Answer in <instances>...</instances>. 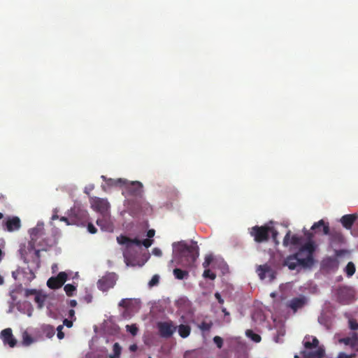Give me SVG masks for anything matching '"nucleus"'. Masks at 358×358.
<instances>
[{"label":"nucleus","instance_id":"obj_1","mask_svg":"<svg viewBox=\"0 0 358 358\" xmlns=\"http://www.w3.org/2000/svg\"><path fill=\"white\" fill-rule=\"evenodd\" d=\"M173 259L177 265L185 267H192L194 265L199 255V249L196 242L192 241L187 244L185 241H180L173 244Z\"/></svg>","mask_w":358,"mask_h":358},{"label":"nucleus","instance_id":"obj_2","mask_svg":"<svg viewBox=\"0 0 358 358\" xmlns=\"http://www.w3.org/2000/svg\"><path fill=\"white\" fill-rule=\"evenodd\" d=\"M319 340L313 336L307 335L304 337L303 345L304 350L300 355H296L294 358H323L325 356L324 346H319Z\"/></svg>","mask_w":358,"mask_h":358},{"label":"nucleus","instance_id":"obj_3","mask_svg":"<svg viewBox=\"0 0 358 358\" xmlns=\"http://www.w3.org/2000/svg\"><path fill=\"white\" fill-rule=\"evenodd\" d=\"M308 242L302 245L299 250L294 254L299 260L300 267L306 268H310L314 264L313 253L315 251L314 243L311 241L313 234L311 232H305Z\"/></svg>","mask_w":358,"mask_h":358},{"label":"nucleus","instance_id":"obj_4","mask_svg":"<svg viewBox=\"0 0 358 358\" xmlns=\"http://www.w3.org/2000/svg\"><path fill=\"white\" fill-rule=\"evenodd\" d=\"M317 227H322V231L324 235L329 236V240L331 244H341L344 241V237L342 233L339 230H336L334 229L330 230L329 226L328 223H325L323 220H320V221L315 222L311 227L312 230H314Z\"/></svg>","mask_w":358,"mask_h":358},{"label":"nucleus","instance_id":"obj_5","mask_svg":"<svg viewBox=\"0 0 358 358\" xmlns=\"http://www.w3.org/2000/svg\"><path fill=\"white\" fill-rule=\"evenodd\" d=\"M270 226H254L250 229V234L254 238V241L257 243L267 242L269 240Z\"/></svg>","mask_w":358,"mask_h":358},{"label":"nucleus","instance_id":"obj_6","mask_svg":"<svg viewBox=\"0 0 358 358\" xmlns=\"http://www.w3.org/2000/svg\"><path fill=\"white\" fill-rule=\"evenodd\" d=\"M117 241L120 245H124L127 248H131L133 245H136L137 246H141L143 245L148 248L150 247L153 243V240L150 238H147L141 241L137 238L132 239L124 235L117 236Z\"/></svg>","mask_w":358,"mask_h":358},{"label":"nucleus","instance_id":"obj_7","mask_svg":"<svg viewBox=\"0 0 358 358\" xmlns=\"http://www.w3.org/2000/svg\"><path fill=\"white\" fill-rule=\"evenodd\" d=\"M89 220L88 213L80 208L71 209L70 213L71 223L77 226H85Z\"/></svg>","mask_w":358,"mask_h":358},{"label":"nucleus","instance_id":"obj_8","mask_svg":"<svg viewBox=\"0 0 358 358\" xmlns=\"http://www.w3.org/2000/svg\"><path fill=\"white\" fill-rule=\"evenodd\" d=\"M256 272L262 280H267L268 282H271L276 278V271L267 264L259 265Z\"/></svg>","mask_w":358,"mask_h":358},{"label":"nucleus","instance_id":"obj_9","mask_svg":"<svg viewBox=\"0 0 358 358\" xmlns=\"http://www.w3.org/2000/svg\"><path fill=\"white\" fill-rule=\"evenodd\" d=\"M159 334L162 338H168L173 336L177 327L173 324L171 320L166 322H159L157 324Z\"/></svg>","mask_w":358,"mask_h":358},{"label":"nucleus","instance_id":"obj_10","mask_svg":"<svg viewBox=\"0 0 358 358\" xmlns=\"http://www.w3.org/2000/svg\"><path fill=\"white\" fill-rule=\"evenodd\" d=\"M90 204L93 210L104 214L108 212L110 203L106 199L93 197L90 199Z\"/></svg>","mask_w":358,"mask_h":358},{"label":"nucleus","instance_id":"obj_11","mask_svg":"<svg viewBox=\"0 0 358 358\" xmlns=\"http://www.w3.org/2000/svg\"><path fill=\"white\" fill-rule=\"evenodd\" d=\"M68 275L66 273L62 271L59 272L57 276L51 277L47 282V285L50 289L60 288L67 280Z\"/></svg>","mask_w":358,"mask_h":358},{"label":"nucleus","instance_id":"obj_12","mask_svg":"<svg viewBox=\"0 0 358 358\" xmlns=\"http://www.w3.org/2000/svg\"><path fill=\"white\" fill-rule=\"evenodd\" d=\"M302 241V236L296 234L292 235L291 231L289 230L283 238L282 245L285 247H288L289 245L299 246L301 245Z\"/></svg>","mask_w":358,"mask_h":358},{"label":"nucleus","instance_id":"obj_13","mask_svg":"<svg viewBox=\"0 0 358 358\" xmlns=\"http://www.w3.org/2000/svg\"><path fill=\"white\" fill-rule=\"evenodd\" d=\"M308 299L305 296H300L299 297L293 298L289 301L287 306L291 308L294 313L299 309L302 308L306 303Z\"/></svg>","mask_w":358,"mask_h":358},{"label":"nucleus","instance_id":"obj_14","mask_svg":"<svg viewBox=\"0 0 358 358\" xmlns=\"http://www.w3.org/2000/svg\"><path fill=\"white\" fill-rule=\"evenodd\" d=\"M4 226L7 231L12 232L20 229L21 221L18 217H8L4 222Z\"/></svg>","mask_w":358,"mask_h":358},{"label":"nucleus","instance_id":"obj_15","mask_svg":"<svg viewBox=\"0 0 358 358\" xmlns=\"http://www.w3.org/2000/svg\"><path fill=\"white\" fill-rule=\"evenodd\" d=\"M1 334L3 341L5 344H8L10 348H13L15 346L17 341L13 337L11 329H5L1 331Z\"/></svg>","mask_w":358,"mask_h":358},{"label":"nucleus","instance_id":"obj_16","mask_svg":"<svg viewBox=\"0 0 358 358\" xmlns=\"http://www.w3.org/2000/svg\"><path fill=\"white\" fill-rule=\"evenodd\" d=\"M115 285V281L113 278L110 276L103 277L100 280H99L97 282V286L99 289L101 291H107L109 289L112 288Z\"/></svg>","mask_w":358,"mask_h":358},{"label":"nucleus","instance_id":"obj_17","mask_svg":"<svg viewBox=\"0 0 358 358\" xmlns=\"http://www.w3.org/2000/svg\"><path fill=\"white\" fill-rule=\"evenodd\" d=\"M357 218L356 214L345 215L341 218V222L345 229H350Z\"/></svg>","mask_w":358,"mask_h":358},{"label":"nucleus","instance_id":"obj_18","mask_svg":"<svg viewBox=\"0 0 358 358\" xmlns=\"http://www.w3.org/2000/svg\"><path fill=\"white\" fill-rule=\"evenodd\" d=\"M283 266L288 267L289 270H295L298 266H300L299 260L296 256L292 255H288L283 261Z\"/></svg>","mask_w":358,"mask_h":358},{"label":"nucleus","instance_id":"obj_19","mask_svg":"<svg viewBox=\"0 0 358 358\" xmlns=\"http://www.w3.org/2000/svg\"><path fill=\"white\" fill-rule=\"evenodd\" d=\"M338 342L354 348L358 345V335L357 333H353L352 336L340 338Z\"/></svg>","mask_w":358,"mask_h":358},{"label":"nucleus","instance_id":"obj_20","mask_svg":"<svg viewBox=\"0 0 358 358\" xmlns=\"http://www.w3.org/2000/svg\"><path fill=\"white\" fill-rule=\"evenodd\" d=\"M143 185L140 182H131L127 186L128 191L130 194L134 196H139L142 193Z\"/></svg>","mask_w":358,"mask_h":358},{"label":"nucleus","instance_id":"obj_21","mask_svg":"<svg viewBox=\"0 0 358 358\" xmlns=\"http://www.w3.org/2000/svg\"><path fill=\"white\" fill-rule=\"evenodd\" d=\"M323 266L329 270H337L339 266L338 261L334 257H327L323 260Z\"/></svg>","mask_w":358,"mask_h":358},{"label":"nucleus","instance_id":"obj_22","mask_svg":"<svg viewBox=\"0 0 358 358\" xmlns=\"http://www.w3.org/2000/svg\"><path fill=\"white\" fill-rule=\"evenodd\" d=\"M178 330L179 335L183 338L188 337L191 332L190 327L186 324H180L178 327Z\"/></svg>","mask_w":358,"mask_h":358},{"label":"nucleus","instance_id":"obj_23","mask_svg":"<svg viewBox=\"0 0 358 358\" xmlns=\"http://www.w3.org/2000/svg\"><path fill=\"white\" fill-rule=\"evenodd\" d=\"M173 275L178 280H183L189 276V273L187 271L176 268L173 269Z\"/></svg>","mask_w":358,"mask_h":358},{"label":"nucleus","instance_id":"obj_24","mask_svg":"<svg viewBox=\"0 0 358 358\" xmlns=\"http://www.w3.org/2000/svg\"><path fill=\"white\" fill-rule=\"evenodd\" d=\"M43 333L48 338H51L55 334V328L51 325H45L43 327Z\"/></svg>","mask_w":358,"mask_h":358},{"label":"nucleus","instance_id":"obj_25","mask_svg":"<svg viewBox=\"0 0 358 358\" xmlns=\"http://www.w3.org/2000/svg\"><path fill=\"white\" fill-rule=\"evenodd\" d=\"M245 335L247 336V337H248L249 338H250L252 341H253L255 343H259L262 340L261 336L259 334L255 333L251 329H248L245 331Z\"/></svg>","mask_w":358,"mask_h":358},{"label":"nucleus","instance_id":"obj_26","mask_svg":"<svg viewBox=\"0 0 358 358\" xmlns=\"http://www.w3.org/2000/svg\"><path fill=\"white\" fill-rule=\"evenodd\" d=\"M344 271L348 277L352 276L355 274V271H356L355 266L354 263L352 262H348V264L346 265Z\"/></svg>","mask_w":358,"mask_h":358},{"label":"nucleus","instance_id":"obj_27","mask_svg":"<svg viewBox=\"0 0 358 358\" xmlns=\"http://www.w3.org/2000/svg\"><path fill=\"white\" fill-rule=\"evenodd\" d=\"M96 224L101 227L102 230H109L110 228V224L105 218H99L96 220Z\"/></svg>","mask_w":358,"mask_h":358},{"label":"nucleus","instance_id":"obj_28","mask_svg":"<svg viewBox=\"0 0 358 358\" xmlns=\"http://www.w3.org/2000/svg\"><path fill=\"white\" fill-rule=\"evenodd\" d=\"M113 354L110 355V358H120L122 348L118 343H115L113 346Z\"/></svg>","mask_w":358,"mask_h":358},{"label":"nucleus","instance_id":"obj_29","mask_svg":"<svg viewBox=\"0 0 358 358\" xmlns=\"http://www.w3.org/2000/svg\"><path fill=\"white\" fill-rule=\"evenodd\" d=\"M107 184L111 186H122L126 185L127 181L122 178H119L117 180L110 178L107 180Z\"/></svg>","mask_w":358,"mask_h":358},{"label":"nucleus","instance_id":"obj_30","mask_svg":"<svg viewBox=\"0 0 358 358\" xmlns=\"http://www.w3.org/2000/svg\"><path fill=\"white\" fill-rule=\"evenodd\" d=\"M64 289L68 296H72L76 290V286L71 284H67L64 286Z\"/></svg>","mask_w":358,"mask_h":358},{"label":"nucleus","instance_id":"obj_31","mask_svg":"<svg viewBox=\"0 0 358 358\" xmlns=\"http://www.w3.org/2000/svg\"><path fill=\"white\" fill-rule=\"evenodd\" d=\"M45 296L41 294V293L36 294L35 296L34 300L35 302L38 304L39 308H42L44 305V302L45 301Z\"/></svg>","mask_w":358,"mask_h":358},{"label":"nucleus","instance_id":"obj_32","mask_svg":"<svg viewBox=\"0 0 358 358\" xmlns=\"http://www.w3.org/2000/svg\"><path fill=\"white\" fill-rule=\"evenodd\" d=\"M213 322L210 321L209 322H206L205 321H203L198 327L202 331H208L213 327Z\"/></svg>","mask_w":358,"mask_h":358},{"label":"nucleus","instance_id":"obj_33","mask_svg":"<svg viewBox=\"0 0 358 358\" xmlns=\"http://www.w3.org/2000/svg\"><path fill=\"white\" fill-rule=\"evenodd\" d=\"M132 303L131 299H123L119 302V306L124 308L125 309L128 310L129 307L131 306Z\"/></svg>","mask_w":358,"mask_h":358},{"label":"nucleus","instance_id":"obj_34","mask_svg":"<svg viewBox=\"0 0 358 358\" xmlns=\"http://www.w3.org/2000/svg\"><path fill=\"white\" fill-rule=\"evenodd\" d=\"M127 331H129L132 336H136L138 331V328L137 327L136 324H127L126 326Z\"/></svg>","mask_w":358,"mask_h":358},{"label":"nucleus","instance_id":"obj_35","mask_svg":"<svg viewBox=\"0 0 358 358\" xmlns=\"http://www.w3.org/2000/svg\"><path fill=\"white\" fill-rule=\"evenodd\" d=\"M271 234L272 238H273V241L275 242V243L276 245L279 244V241L277 239L278 236V231L275 229H274L273 227H270L269 234Z\"/></svg>","mask_w":358,"mask_h":358},{"label":"nucleus","instance_id":"obj_36","mask_svg":"<svg viewBox=\"0 0 358 358\" xmlns=\"http://www.w3.org/2000/svg\"><path fill=\"white\" fill-rule=\"evenodd\" d=\"M203 276L205 278H209L210 280H214L216 278L215 273L212 272L210 269H206L203 273Z\"/></svg>","mask_w":358,"mask_h":358},{"label":"nucleus","instance_id":"obj_37","mask_svg":"<svg viewBox=\"0 0 358 358\" xmlns=\"http://www.w3.org/2000/svg\"><path fill=\"white\" fill-rule=\"evenodd\" d=\"M159 277L158 275H154L151 280H150L148 285L150 287H153L157 285L159 283Z\"/></svg>","mask_w":358,"mask_h":358},{"label":"nucleus","instance_id":"obj_38","mask_svg":"<svg viewBox=\"0 0 358 358\" xmlns=\"http://www.w3.org/2000/svg\"><path fill=\"white\" fill-rule=\"evenodd\" d=\"M213 341L214 343L216 344L217 347L218 348H221L223 345V339L218 336H215L214 338H213Z\"/></svg>","mask_w":358,"mask_h":358},{"label":"nucleus","instance_id":"obj_39","mask_svg":"<svg viewBox=\"0 0 358 358\" xmlns=\"http://www.w3.org/2000/svg\"><path fill=\"white\" fill-rule=\"evenodd\" d=\"M32 342H33V339L29 335H28V334L23 335V343L25 345H29Z\"/></svg>","mask_w":358,"mask_h":358},{"label":"nucleus","instance_id":"obj_40","mask_svg":"<svg viewBox=\"0 0 358 358\" xmlns=\"http://www.w3.org/2000/svg\"><path fill=\"white\" fill-rule=\"evenodd\" d=\"M213 261V257L211 255L206 256L204 260V262L203 263V266L204 268H207L209 266L210 263Z\"/></svg>","mask_w":358,"mask_h":358},{"label":"nucleus","instance_id":"obj_41","mask_svg":"<svg viewBox=\"0 0 358 358\" xmlns=\"http://www.w3.org/2000/svg\"><path fill=\"white\" fill-rule=\"evenodd\" d=\"M62 329H63V325H59L57 328V338L59 339H62L64 338V332L62 331Z\"/></svg>","mask_w":358,"mask_h":358},{"label":"nucleus","instance_id":"obj_42","mask_svg":"<svg viewBox=\"0 0 358 358\" xmlns=\"http://www.w3.org/2000/svg\"><path fill=\"white\" fill-rule=\"evenodd\" d=\"M355 356H356L355 354L347 355L345 352H341L338 355V358H354V357H355Z\"/></svg>","mask_w":358,"mask_h":358},{"label":"nucleus","instance_id":"obj_43","mask_svg":"<svg viewBox=\"0 0 358 358\" xmlns=\"http://www.w3.org/2000/svg\"><path fill=\"white\" fill-rule=\"evenodd\" d=\"M87 230L90 234H95L97 231L96 228L92 223H88Z\"/></svg>","mask_w":358,"mask_h":358},{"label":"nucleus","instance_id":"obj_44","mask_svg":"<svg viewBox=\"0 0 358 358\" xmlns=\"http://www.w3.org/2000/svg\"><path fill=\"white\" fill-rule=\"evenodd\" d=\"M350 328L352 330H357L358 329V323L355 320H350Z\"/></svg>","mask_w":358,"mask_h":358},{"label":"nucleus","instance_id":"obj_45","mask_svg":"<svg viewBox=\"0 0 358 358\" xmlns=\"http://www.w3.org/2000/svg\"><path fill=\"white\" fill-rule=\"evenodd\" d=\"M92 299L93 296L90 293H87L83 297L84 301L87 303H91L92 301Z\"/></svg>","mask_w":358,"mask_h":358},{"label":"nucleus","instance_id":"obj_46","mask_svg":"<svg viewBox=\"0 0 358 358\" xmlns=\"http://www.w3.org/2000/svg\"><path fill=\"white\" fill-rule=\"evenodd\" d=\"M335 253L336 257H341L342 255L348 253V252L345 250H336Z\"/></svg>","mask_w":358,"mask_h":358},{"label":"nucleus","instance_id":"obj_47","mask_svg":"<svg viewBox=\"0 0 358 358\" xmlns=\"http://www.w3.org/2000/svg\"><path fill=\"white\" fill-rule=\"evenodd\" d=\"M152 254L156 256H161L162 255V250L158 248H155L152 250Z\"/></svg>","mask_w":358,"mask_h":358},{"label":"nucleus","instance_id":"obj_48","mask_svg":"<svg viewBox=\"0 0 358 358\" xmlns=\"http://www.w3.org/2000/svg\"><path fill=\"white\" fill-rule=\"evenodd\" d=\"M63 324L66 326L67 327L70 328L73 326V322L68 319H64L63 321Z\"/></svg>","mask_w":358,"mask_h":358},{"label":"nucleus","instance_id":"obj_49","mask_svg":"<svg viewBox=\"0 0 358 358\" xmlns=\"http://www.w3.org/2000/svg\"><path fill=\"white\" fill-rule=\"evenodd\" d=\"M215 297L216 298V299L218 301V302L220 303V304H222L224 303V300L222 298L221 295L220 293L218 292H216L215 294Z\"/></svg>","mask_w":358,"mask_h":358},{"label":"nucleus","instance_id":"obj_50","mask_svg":"<svg viewBox=\"0 0 358 358\" xmlns=\"http://www.w3.org/2000/svg\"><path fill=\"white\" fill-rule=\"evenodd\" d=\"M285 335V330L283 329H280L278 331V336H276L275 338V342H279V337L280 336H283Z\"/></svg>","mask_w":358,"mask_h":358},{"label":"nucleus","instance_id":"obj_51","mask_svg":"<svg viewBox=\"0 0 358 358\" xmlns=\"http://www.w3.org/2000/svg\"><path fill=\"white\" fill-rule=\"evenodd\" d=\"M60 220L62 221V222H66L68 225H70V224H72L71 223V220H70V215H69V217H62L60 218Z\"/></svg>","mask_w":358,"mask_h":358},{"label":"nucleus","instance_id":"obj_52","mask_svg":"<svg viewBox=\"0 0 358 358\" xmlns=\"http://www.w3.org/2000/svg\"><path fill=\"white\" fill-rule=\"evenodd\" d=\"M38 292L36 289H27L26 290V295L27 296H29L30 294H34L36 296V294H38Z\"/></svg>","mask_w":358,"mask_h":358},{"label":"nucleus","instance_id":"obj_53","mask_svg":"<svg viewBox=\"0 0 358 358\" xmlns=\"http://www.w3.org/2000/svg\"><path fill=\"white\" fill-rule=\"evenodd\" d=\"M155 234V231L154 229H149L147 232V236L149 238H152Z\"/></svg>","mask_w":358,"mask_h":358},{"label":"nucleus","instance_id":"obj_54","mask_svg":"<svg viewBox=\"0 0 358 358\" xmlns=\"http://www.w3.org/2000/svg\"><path fill=\"white\" fill-rule=\"evenodd\" d=\"M69 304L71 307L74 308L77 306V301L74 299L71 300Z\"/></svg>","mask_w":358,"mask_h":358},{"label":"nucleus","instance_id":"obj_55","mask_svg":"<svg viewBox=\"0 0 358 358\" xmlns=\"http://www.w3.org/2000/svg\"><path fill=\"white\" fill-rule=\"evenodd\" d=\"M69 316L70 317H73L75 316V311L73 310V309H71L69 311Z\"/></svg>","mask_w":358,"mask_h":358},{"label":"nucleus","instance_id":"obj_56","mask_svg":"<svg viewBox=\"0 0 358 358\" xmlns=\"http://www.w3.org/2000/svg\"><path fill=\"white\" fill-rule=\"evenodd\" d=\"M136 348H137V347H136V345H131V346H130V350H131V351H134V350H136Z\"/></svg>","mask_w":358,"mask_h":358},{"label":"nucleus","instance_id":"obj_57","mask_svg":"<svg viewBox=\"0 0 358 358\" xmlns=\"http://www.w3.org/2000/svg\"><path fill=\"white\" fill-rule=\"evenodd\" d=\"M222 312H223V313H224V315H229V313L227 311L226 308H223V309H222Z\"/></svg>","mask_w":358,"mask_h":358},{"label":"nucleus","instance_id":"obj_58","mask_svg":"<svg viewBox=\"0 0 358 358\" xmlns=\"http://www.w3.org/2000/svg\"><path fill=\"white\" fill-rule=\"evenodd\" d=\"M57 218H58V216H57V215H52V220H55V219H57Z\"/></svg>","mask_w":358,"mask_h":358},{"label":"nucleus","instance_id":"obj_59","mask_svg":"<svg viewBox=\"0 0 358 358\" xmlns=\"http://www.w3.org/2000/svg\"><path fill=\"white\" fill-rule=\"evenodd\" d=\"M35 253H36V255L37 257H39V254H40V251L39 250H36Z\"/></svg>","mask_w":358,"mask_h":358},{"label":"nucleus","instance_id":"obj_60","mask_svg":"<svg viewBox=\"0 0 358 358\" xmlns=\"http://www.w3.org/2000/svg\"><path fill=\"white\" fill-rule=\"evenodd\" d=\"M3 213H0V220H1V218H3Z\"/></svg>","mask_w":358,"mask_h":358},{"label":"nucleus","instance_id":"obj_61","mask_svg":"<svg viewBox=\"0 0 358 358\" xmlns=\"http://www.w3.org/2000/svg\"><path fill=\"white\" fill-rule=\"evenodd\" d=\"M322 227H317L315 230L320 229Z\"/></svg>","mask_w":358,"mask_h":358},{"label":"nucleus","instance_id":"obj_62","mask_svg":"<svg viewBox=\"0 0 358 358\" xmlns=\"http://www.w3.org/2000/svg\"><path fill=\"white\" fill-rule=\"evenodd\" d=\"M11 298L13 300H15V298L13 297V296H11Z\"/></svg>","mask_w":358,"mask_h":358},{"label":"nucleus","instance_id":"obj_63","mask_svg":"<svg viewBox=\"0 0 358 358\" xmlns=\"http://www.w3.org/2000/svg\"><path fill=\"white\" fill-rule=\"evenodd\" d=\"M11 298L13 300H15V298L13 297V296H11Z\"/></svg>","mask_w":358,"mask_h":358},{"label":"nucleus","instance_id":"obj_64","mask_svg":"<svg viewBox=\"0 0 358 358\" xmlns=\"http://www.w3.org/2000/svg\"><path fill=\"white\" fill-rule=\"evenodd\" d=\"M11 298L13 300H15V298L13 297V296H11Z\"/></svg>","mask_w":358,"mask_h":358}]
</instances>
